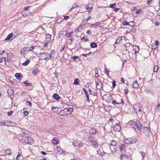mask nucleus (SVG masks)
Wrapping results in <instances>:
<instances>
[{"label":"nucleus","instance_id":"1","mask_svg":"<svg viewBox=\"0 0 160 160\" xmlns=\"http://www.w3.org/2000/svg\"><path fill=\"white\" fill-rule=\"evenodd\" d=\"M73 110L72 108H65L61 110L58 113L59 116H64L66 114L69 115L72 113Z\"/></svg>","mask_w":160,"mask_h":160},{"label":"nucleus","instance_id":"2","mask_svg":"<svg viewBox=\"0 0 160 160\" xmlns=\"http://www.w3.org/2000/svg\"><path fill=\"white\" fill-rule=\"evenodd\" d=\"M136 141L137 139L136 138H132L125 139L124 141V142L127 144H132L136 143Z\"/></svg>","mask_w":160,"mask_h":160},{"label":"nucleus","instance_id":"3","mask_svg":"<svg viewBox=\"0 0 160 160\" xmlns=\"http://www.w3.org/2000/svg\"><path fill=\"white\" fill-rule=\"evenodd\" d=\"M96 88V89L100 90L103 88V84L100 79H98V82L95 81Z\"/></svg>","mask_w":160,"mask_h":160},{"label":"nucleus","instance_id":"4","mask_svg":"<svg viewBox=\"0 0 160 160\" xmlns=\"http://www.w3.org/2000/svg\"><path fill=\"white\" fill-rule=\"evenodd\" d=\"M54 149L55 151H57V152L58 154H65V151L60 146H56L54 148Z\"/></svg>","mask_w":160,"mask_h":160},{"label":"nucleus","instance_id":"5","mask_svg":"<svg viewBox=\"0 0 160 160\" xmlns=\"http://www.w3.org/2000/svg\"><path fill=\"white\" fill-rule=\"evenodd\" d=\"M132 125L134 128L135 129L137 128L139 130H141V125L139 122H134L132 123Z\"/></svg>","mask_w":160,"mask_h":160},{"label":"nucleus","instance_id":"6","mask_svg":"<svg viewBox=\"0 0 160 160\" xmlns=\"http://www.w3.org/2000/svg\"><path fill=\"white\" fill-rule=\"evenodd\" d=\"M143 133L146 135H149L150 133V130L149 127H144L143 128L142 130Z\"/></svg>","mask_w":160,"mask_h":160},{"label":"nucleus","instance_id":"7","mask_svg":"<svg viewBox=\"0 0 160 160\" xmlns=\"http://www.w3.org/2000/svg\"><path fill=\"white\" fill-rule=\"evenodd\" d=\"M51 142L54 145H57L59 143V140L57 138H54L52 140Z\"/></svg>","mask_w":160,"mask_h":160},{"label":"nucleus","instance_id":"8","mask_svg":"<svg viewBox=\"0 0 160 160\" xmlns=\"http://www.w3.org/2000/svg\"><path fill=\"white\" fill-rule=\"evenodd\" d=\"M28 50V48L24 47L22 48L20 50V53L23 56L25 55Z\"/></svg>","mask_w":160,"mask_h":160},{"label":"nucleus","instance_id":"9","mask_svg":"<svg viewBox=\"0 0 160 160\" xmlns=\"http://www.w3.org/2000/svg\"><path fill=\"white\" fill-rule=\"evenodd\" d=\"M114 131L116 132H120L121 129L120 125L118 123H116L114 126Z\"/></svg>","mask_w":160,"mask_h":160},{"label":"nucleus","instance_id":"10","mask_svg":"<svg viewBox=\"0 0 160 160\" xmlns=\"http://www.w3.org/2000/svg\"><path fill=\"white\" fill-rule=\"evenodd\" d=\"M97 153L98 154L102 157L104 156L105 154H107V153L105 152L103 150L100 149H99L97 151Z\"/></svg>","mask_w":160,"mask_h":160},{"label":"nucleus","instance_id":"11","mask_svg":"<svg viewBox=\"0 0 160 160\" xmlns=\"http://www.w3.org/2000/svg\"><path fill=\"white\" fill-rule=\"evenodd\" d=\"M90 141L93 147L94 148H97L98 147V143L95 140H91Z\"/></svg>","mask_w":160,"mask_h":160},{"label":"nucleus","instance_id":"12","mask_svg":"<svg viewBox=\"0 0 160 160\" xmlns=\"http://www.w3.org/2000/svg\"><path fill=\"white\" fill-rule=\"evenodd\" d=\"M83 90L87 98V101L88 102H89L90 100L89 98V96L88 94L87 91L85 88H83Z\"/></svg>","mask_w":160,"mask_h":160},{"label":"nucleus","instance_id":"13","mask_svg":"<svg viewBox=\"0 0 160 160\" xmlns=\"http://www.w3.org/2000/svg\"><path fill=\"white\" fill-rule=\"evenodd\" d=\"M121 101L120 102H116V100H113L112 102V103L113 104H123V100L122 98H120Z\"/></svg>","mask_w":160,"mask_h":160},{"label":"nucleus","instance_id":"14","mask_svg":"<svg viewBox=\"0 0 160 160\" xmlns=\"http://www.w3.org/2000/svg\"><path fill=\"white\" fill-rule=\"evenodd\" d=\"M27 143L29 144L32 145L34 142V141L33 138H31L28 137L27 138Z\"/></svg>","mask_w":160,"mask_h":160},{"label":"nucleus","instance_id":"15","mask_svg":"<svg viewBox=\"0 0 160 160\" xmlns=\"http://www.w3.org/2000/svg\"><path fill=\"white\" fill-rule=\"evenodd\" d=\"M132 87L135 88H139V85L138 84V81H136L132 84Z\"/></svg>","mask_w":160,"mask_h":160},{"label":"nucleus","instance_id":"16","mask_svg":"<svg viewBox=\"0 0 160 160\" xmlns=\"http://www.w3.org/2000/svg\"><path fill=\"white\" fill-rule=\"evenodd\" d=\"M133 50L134 52V54L137 53L139 50V47L137 46H133Z\"/></svg>","mask_w":160,"mask_h":160},{"label":"nucleus","instance_id":"17","mask_svg":"<svg viewBox=\"0 0 160 160\" xmlns=\"http://www.w3.org/2000/svg\"><path fill=\"white\" fill-rule=\"evenodd\" d=\"M142 12V9H139L137 10L135 13V16L138 17L141 13Z\"/></svg>","mask_w":160,"mask_h":160},{"label":"nucleus","instance_id":"18","mask_svg":"<svg viewBox=\"0 0 160 160\" xmlns=\"http://www.w3.org/2000/svg\"><path fill=\"white\" fill-rule=\"evenodd\" d=\"M15 76L18 80H20L23 77V75L20 73H16L15 74Z\"/></svg>","mask_w":160,"mask_h":160},{"label":"nucleus","instance_id":"19","mask_svg":"<svg viewBox=\"0 0 160 160\" xmlns=\"http://www.w3.org/2000/svg\"><path fill=\"white\" fill-rule=\"evenodd\" d=\"M40 72V71L37 68H36L33 71H32V74L34 75H36L38 74Z\"/></svg>","mask_w":160,"mask_h":160},{"label":"nucleus","instance_id":"20","mask_svg":"<svg viewBox=\"0 0 160 160\" xmlns=\"http://www.w3.org/2000/svg\"><path fill=\"white\" fill-rule=\"evenodd\" d=\"M89 132L92 135L96 134L97 133L96 129L93 128H92L90 129Z\"/></svg>","mask_w":160,"mask_h":160},{"label":"nucleus","instance_id":"21","mask_svg":"<svg viewBox=\"0 0 160 160\" xmlns=\"http://www.w3.org/2000/svg\"><path fill=\"white\" fill-rule=\"evenodd\" d=\"M46 40L45 42H49V41L51 40V35L49 34H47L46 36Z\"/></svg>","mask_w":160,"mask_h":160},{"label":"nucleus","instance_id":"22","mask_svg":"<svg viewBox=\"0 0 160 160\" xmlns=\"http://www.w3.org/2000/svg\"><path fill=\"white\" fill-rule=\"evenodd\" d=\"M53 97L54 99L57 100H59L60 99V97L57 93H54L53 95Z\"/></svg>","mask_w":160,"mask_h":160},{"label":"nucleus","instance_id":"23","mask_svg":"<svg viewBox=\"0 0 160 160\" xmlns=\"http://www.w3.org/2000/svg\"><path fill=\"white\" fill-rule=\"evenodd\" d=\"M140 105L138 104H136L133 105V108L134 109V110L137 111L138 108H139Z\"/></svg>","mask_w":160,"mask_h":160},{"label":"nucleus","instance_id":"24","mask_svg":"<svg viewBox=\"0 0 160 160\" xmlns=\"http://www.w3.org/2000/svg\"><path fill=\"white\" fill-rule=\"evenodd\" d=\"M67 31L66 30L61 31L60 32V35H62V37H64L67 35Z\"/></svg>","mask_w":160,"mask_h":160},{"label":"nucleus","instance_id":"25","mask_svg":"<svg viewBox=\"0 0 160 160\" xmlns=\"http://www.w3.org/2000/svg\"><path fill=\"white\" fill-rule=\"evenodd\" d=\"M13 35V34L12 33H11L9 34L7 37L5 38V40H9L11 39V38L12 37Z\"/></svg>","mask_w":160,"mask_h":160},{"label":"nucleus","instance_id":"26","mask_svg":"<svg viewBox=\"0 0 160 160\" xmlns=\"http://www.w3.org/2000/svg\"><path fill=\"white\" fill-rule=\"evenodd\" d=\"M85 8H86V9L87 10V11L89 12H90L93 9L92 6L89 8L88 6H85Z\"/></svg>","mask_w":160,"mask_h":160},{"label":"nucleus","instance_id":"27","mask_svg":"<svg viewBox=\"0 0 160 160\" xmlns=\"http://www.w3.org/2000/svg\"><path fill=\"white\" fill-rule=\"evenodd\" d=\"M30 62V60L29 59L26 60L24 62L22 63L23 66H27Z\"/></svg>","mask_w":160,"mask_h":160},{"label":"nucleus","instance_id":"28","mask_svg":"<svg viewBox=\"0 0 160 160\" xmlns=\"http://www.w3.org/2000/svg\"><path fill=\"white\" fill-rule=\"evenodd\" d=\"M11 152V151L9 149H7L5 151V153L6 155H10Z\"/></svg>","mask_w":160,"mask_h":160},{"label":"nucleus","instance_id":"29","mask_svg":"<svg viewBox=\"0 0 160 160\" xmlns=\"http://www.w3.org/2000/svg\"><path fill=\"white\" fill-rule=\"evenodd\" d=\"M90 46L92 48H96L97 47V45L94 42L90 43Z\"/></svg>","mask_w":160,"mask_h":160},{"label":"nucleus","instance_id":"30","mask_svg":"<svg viewBox=\"0 0 160 160\" xmlns=\"http://www.w3.org/2000/svg\"><path fill=\"white\" fill-rule=\"evenodd\" d=\"M81 40L82 41H84L86 42H88L89 40L87 38V36H84L81 38Z\"/></svg>","mask_w":160,"mask_h":160},{"label":"nucleus","instance_id":"31","mask_svg":"<svg viewBox=\"0 0 160 160\" xmlns=\"http://www.w3.org/2000/svg\"><path fill=\"white\" fill-rule=\"evenodd\" d=\"M117 144V142L115 140H112V142H110V144L111 146H115Z\"/></svg>","mask_w":160,"mask_h":160},{"label":"nucleus","instance_id":"32","mask_svg":"<svg viewBox=\"0 0 160 160\" xmlns=\"http://www.w3.org/2000/svg\"><path fill=\"white\" fill-rule=\"evenodd\" d=\"M89 91L90 94H91V95H92L93 96H96L97 95V93L95 92L94 91H92L90 89L89 90Z\"/></svg>","mask_w":160,"mask_h":160},{"label":"nucleus","instance_id":"33","mask_svg":"<svg viewBox=\"0 0 160 160\" xmlns=\"http://www.w3.org/2000/svg\"><path fill=\"white\" fill-rule=\"evenodd\" d=\"M24 83L25 84V85L26 86L29 87L31 86L32 85V83L28 82L27 80H26V81L24 82Z\"/></svg>","mask_w":160,"mask_h":160},{"label":"nucleus","instance_id":"34","mask_svg":"<svg viewBox=\"0 0 160 160\" xmlns=\"http://www.w3.org/2000/svg\"><path fill=\"white\" fill-rule=\"evenodd\" d=\"M72 144L73 146H77L79 143V142L78 141L75 140L72 142Z\"/></svg>","mask_w":160,"mask_h":160},{"label":"nucleus","instance_id":"35","mask_svg":"<svg viewBox=\"0 0 160 160\" xmlns=\"http://www.w3.org/2000/svg\"><path fill=\"white\" fill-rule=\"evenodd\" d=\"M158 66L155 65L153 68V72H157L158 70Z\"/></svg>","mask_w":160,"mask_h":160},{"label":"nucleus","instance_id":"36","mask_svg":"<svg viewBox=\"0 0 160 160\" xmlns=\"http://www.w3.org/2000/svg\"><path fill=\"white\" fill-rule=\"evenodd\" d=\"M79 79L78 78L75 79L73 82V84L75 85H79Z\"/></svg>","mask_w":160,"mask_h":160},{"label":"nucleus","instance_id":"37","mask_svg":"<svg viewBox=\"0 0 160 160\" xmlns=\"http://www.w3.org/2000/svg\"><path fill=\"white\" fill-rule=\"evenodd\" d=\"M156 109L157 110H160V102H159L158 103V104L156 107Z\"/></svg>","mask_w":160,"mask_h":160},{"label":"nucleus","instance_id":"38","mask_svg":"<svg viewBox=\"0 0 160 160\" xmlns=\"http://www.w3.org/2000/svg\"><path fill=\"white\" fill-rule=\"evenodd\" d=\"M158 48V47L154 44V43L152 44L151 45V48L152 49L155 50Z\"/></svg>","mask_w":160,"mask_h":160},{"label":"nucleus","instance_id":"39","mask_svg":"<svg viewBox=\"0 0 160 160\" xmlns=\"http://www.w3.org/2000/svg\"><path fill=\"white\" fill-rule=\"evenodd\" d=\"M125 148V145L124 144H122L120 147V148L121 151L124 150Z\"/></svg>","mask_w":160,"mask_h":160},{"label":"nucleus","instance_id":"40","mask_svg":"<svg viewBox=\"0 0 160 160\" xmlns=\"http://www.w3.org/2000/svg\"><path fill=\"white\" fill-rule=\"evenodd\" d=\"M58 108L56 107H52V110H53V112H57L58 111Z\"/></svg>","mask_w":160,"mask_h":160},{"label":"nucleus","instance_id":"41","mask_svg":"<svg viewBox=\"0 0 160 160\" xmlns=\"http://www.w3.org/2000/svg\"><path fill=\"white\" fill-rule=\"evenodd\" d=\"M26 110V108H23V110L24 111L23 113H24V115L25 116H26L28 115L29 113V112L27 111H25Z\"/></svg>","mask_w":160,"mask_h":160},{"label":"nucleus","instance_id":"42","mask_svg":"<svg viewBox=\"0 0 160 160\" xmlns=\"http://www.w3.org/2000/svg\"><path fill=\"white\" fill-rule=\"evenodd\" d=\"M78 6L77 5V4H74V5L72 6V7L71 9V11L74 9L75 8L78 7Z\"/></svg>","mask_w":160,"mask_h":160},{"label":"nucleus","instance_id":"43","mask_svg":"<svg viewBox=\"0 0 160 160\" xmlns=\"http://www.w3.org/2000/svg\"><path fill=\"white\" fill-rule=\"evenodd\" d=\"M34 47L33 46H32L29 48H28V51H32L34 49Z\"/></svg>","mask_w":160,"mask_h":160},{"label":"nucleus","instance_id":"44","mask_svg":"<svg viewBox=\"0 0 160 160\" xmlns=\"http://www.w3.org/2000/svg\"><path fill=\"white\" fill-rule=\"evenodd\" d=\"M131 24H129V26H131L132 27H134L135 25V22L134 21H131L129 22Z\"/></svg>","mask_w":160,"mask_h":160},{"label":"nucleus","instance_id":"45","mask_svg":"<svg viewBox=\"0 0 160 160\" xmlns=\"http://www.w3.org/2000/svg\"><path fill=\"white\" fill-rule=\"evenodd\" d=\"M122 24L123 25L125 26H128V25L129 26V22H127L125 21H123V22H122Z\"/></svg>","mask_w":160,"mask_h":160},{"label":"nucleus","instance_id":"46","mask_svg":"<svg viewBox=\"0 0 160 160\" xmlns=\"http://www.w3.org/2000/svg\"><path fill=\"white\" fill-rule=\"evenodd\" d=\"M121 40H122V38L121 37H119L118 38V39L116 41L115 43L116 44H118L119 43L120 41Z\"/></svg>","mask_w":160,"mask_h":160},{"label":"nucleus","instance_id":"47","mask_svg":"<svg viewBox=\"0 0 160 160\" xmlns=\"http://www.w3.org/2000/svg\"><path fill=\"white\" fill-rule=\"evenodd\" d=\"M11 123V122L9 121H7L6 122H5V126H10V123Z\"/></svg>","mask_w":160,"mask_h":160},{"label":"nucleus","instance_id":"48","mask_svg":"<svg viewBox=\"0 0 160 160\" xmlns=\"http://www.w3.org/2000/svg\"><path fill=\"white\" fill-rule=\"evenodd\" d=\"M84 145V143L82 142H80L78 143V145L77 146H78L79 147H83Z\"/></svg>","mask_w":160,"mask_h":160},{"label":"nucleus","instance_id":"49","mask_svg":"<svg viewBox=\"0 0 160 160\" xmlns=\"http://www.w3.org/2000/svg\"><path fill=\"white\" fill-rule=\"evenodd\" d=\"M116 3H114L113 4H111L109 6V7L110 8H115L114 7L116 6Z\"/></svg>","mask_w":160,"mask_h":160},{"label":"nucleus","instance_id":"50","mask_svg":"<svg viewBox=\"0 0 160 160\" xmlns=\"http://www.w3.org/2000/svg\"><path fill=\"white\" fill-rule=\"evenodd\" d=\"M100 24V22H96V23L92 24V26H97V25H99Z\"/></svg>","mask_w":160,"mask_h":160},{"label":"nucleus","instance_id":"51","mask_svg":"<svg viewBox=\"0 0 160 160\" xmlns=\"http://www.w3.org/2000/svg\"><path fill=\"white\" fill-rule=\"evenodd\" d=\"M44 47L45 48H47L48 46V43H50V42H45L44 41Z\"/></svg>","mask_w":160,"mask_h":160},{"label":"nucleus","instance_id":"52","mask_svg":"<svg viewBox=\"0 0 160 160\" xmlns=\"http://www.w3.org/2000/svg\"><path fill=\"white\" fill-rule=\"evenodd\" d=\"M154 45L157 46L158 47V45L159 44V42L158 40H155V43L154 44Z\"/></svg>","mask_w":160,"mask_h":160},{"label":"nucleus","instance_id":"53","mask_svg":"<svg viewBox=\"0 0 160 160\" xmlns=\"http://www.w3.org/2000/svg\"><path fill=\"white\" fill-rule=\"evenodd\" d=\"M140 153H141V154L142 155V156L143 157V158H144V157L145 156V153L144 152H140Z\"/></svg>","mask_w":160,"mask_h":160},{"label":"nucleus","instance_id":"54","mask_svg":"<svg viewBox=\"0 0 160 160\" xmlns=\"http://www.w3.org/2000/svg\"><path fill=\"white\" fill-rule=\"evenodd\" d=\"M80 29L78 27L75 30V32L76 33H77L79 32Z\"/></svg>","mask_w":160,"mask_h":160},{"label":"nucleus","instance_id":"55","mask_svg":"<svg viewBox=\"0 0 160 160\" xmlns=\"http://www.w3.org/2000/svg\"><path fill=\"white\" fill-rule=\"evenodd\" d=\"M78 56H75L73 57L72 58L73 59V61H75L76 59H78Z\"/></svg>","mask_w":160,"mask_h":160},{"label":"nucleus","instance_id":"56","mask_svg":"<svg viewBox=\"0 0 160 160\" xmlns=\"http://www.w3.org/2000/svg\"><path fill=\"white\" fill-rule=\"evenodd\" d=\"M112 87L113 88L115 87L116 86V82L114 80H113L112 81Z\"/></svg>","mask_w":160,"mask_h":160},{"label":"nucleus","instance_id":"57","mask_svg":"<svg viewBox=\"0 0 160 160\" xmlns=\"http://www.w3.org/2000/svg\"><path fill=\"white\" fill-rule=\"evenodd\" d=\"M5 122L1 121L0 122V126H5Z\"/></svg>","mask_w":160,"mask_h":160},{"label":"nucleus","instance_id":"58","mask_svg":"<svg viewBox=\"0 0 160 160\" xmlns=\"http://www.w3.org/2000/svg\"><path fill=\"white\" fill-rule=\"evenodd\" d=\"M137 8L136 7H133L132 9V11L133 12L135 11H136L137 10Z\"/></svg>","mask_w":160,"mask_h":160},{"label":"nucleus","instance_id":"59","mask_svg":"<svg viewBox=\"0 0 160 160\" xmlns=\"http://www.w3.org/2000/svg\"><path fill=\"white\" fill-rule=\"evenodd\" d=\"M120 9L119 8H114V10L116 12L118 11Z\"/></svg>","mask_w":160,"mask_h":160},{"label":"nucleus","instance_id":"60","mask_svg":"<svg viewBox=\"0 0 160 160\" xmlns=\"http://www.w3.org/2000/svg\"><path fill=\"white\" fill-rule=\"evenodd\" d=\"M73 39L72 38H69L68 39V41L69 42V43H70V44L71 43V42L73 41Z\"/></svg>","mask_w":160,"mask_h":160},{"label":"nucleus","instance_id":"61","mask_svg":"<svg viewBox=\"0 0 160 160\" xmlns=\"http://www.w3.org/2000/svg\"><path fill=\"white\" fill-rule=\"evenodd\" d=\"M26 103H27V104L28 103V105L30 107H31L32 106V104L30 101H27L26 102Z\"/></svg>","mask_w":160,"mask_h":160},{"label":"nucleus","instance_id":"62","mask_svg":"<svg viewBox=\"0 0 160 160\" xmlns=\"http://www.w3.org/2000/svg\"><path fill=\"white\" fill-rule=\"evenodd\" d=\"M87 33L89 35H90L91 34L92 32L91 30H88L87 31Z\"/></svg>","mask_w":160,"mask_h":160},{"label":"nucleus","instance_id":"63","mask_svg":"<svg viewBox=\"0 0 160 160\" xmlns=\"http://www.w3.org/2000/svg\"><path fill=\"white\" fill-rule=\"evenodd\" d=\"M12 111L8 112H7L8 115L9 116H10L12 115Z\"/></svg>","mask_w":160,"mask_h":160},{"label":"nucleus","instance_id":"64","mask_svg":"<svg viewBox=\"0 0 160 160\" xmlns=\"http://www.w3.org/2000/svg\"><path fill=\"white\" fill-rule=\"evenodd\" d=\"M69 18V16H65L64 17L63 19L64 20H67Z\"/></svg>","mask_w":160,"mask_h":160}]
</instances>
